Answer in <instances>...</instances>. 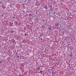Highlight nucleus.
<instances>
[{"mask_svg": "<svg viewBox=\"0 0 76 76\" xmlns=\"http://www.w3.org/2000/svg\"><path fill=\"white\" fill-rule=\"evenodd\" d=\"M15 42V40L14 39H12L11 41L10 42H12V43H14Z\"/></svg>", "mask_w": 76, "mask_h": 76, "instance_id": "nucleus-1", "label": "nucleus"}, {"mask_svg": "<svg viewBox=\"0 0 76 76\" xmlns=\"http://www.w3.org/2000/svg\"><path fill=\"white\" fill-rule=\"evenodd\" d=\"M48 29L49 31H51L52 30V28H51V26H50L48 28Z\"/></svg>", "mask_w": 76, "mask_h": 76, "instance_id": "nucleus-2", "label": "nucleus"}, {"mask_svg": "<svg viewBox=\"0 0 76 76\" xmlns=\"http://www.w3.org/2000/svg\"><path fill=\"white\" fill-rule=\"evenodd\" d=\"M13 53H15H15H16V50H15V49H14L13 50Z\"/></svg>", "mask_w": 76, "mask_h": 76, "instance_id": "nucleus-3", "label": "nucleus"}, {"mask_svg": "<svg viewBox=\"0 0 76 76\" xmlns=\"http://www.w3.org/2000/svg\"><path fill=\"white\" fill-rule=\"evenodd\" d=\"M20 59H24V58L23 57V56H21L20 57Z\"/></svg>", "mask_w": 76, "mask_h": 76, "instance_id": "nucleus-4", "label": "nucleus"}, {"mask_svg": "<svg viewBox=\"0 0 76 76\" xmlns=\"http://www.w3.org/2000/svg\"><path fill=\"white\" fill-rule=\"evenodd\" d=\"M14 48H15V47H14V46H12V47H11V50H13V49H14Z\"/></svg>", "mask_w": 76, "mask_h": 76, "instance_id": "nucleus-5", "label": "nucleus"}, {"mask_svg": "<svg viewBox=\"0 0 76 76\" xmlns=\"http://www.w3.org/2000/svg\"><path fill=\"white\" fill-rule=\"evenodd\" d=\"M19 39V37H17L16 38H15V39L16 40H18Z\"/></svg>", "mask_w": 76, "mask_h": 76, "instance_id": "nucleus-6", "label": "nucleus"}, {"mask_svg": "<svg viewBox=\"0 0 76 76\" xmlns=\"http://www.w3.org/2000/svg\"><path fill=\"white\" fill-rule=\"evenodd\" d=\"M42 72H43V71L41 70V71L39 72V73H42Z\"/></svg>", "mask_w": 76, "mask_h": 76, "instance_id": "nucleus-7", "label": "nucleus"}, {"mask_svg": "<svg viewBox=\"0 0 76 76\" xmlns=\"http://www.w3.org/2000/svg\"><path fill=\"white\" fill-rule=\"evenodd\" d=\"M3 9H4V8L6 7H5V6L4 5H3Z\"/></svg>", "mask_w": 76, "mask_h": 76, "instance_id": "nucleus-8", "label": "nucleus"}, {"mask_svg": "<svg viewBox=\"0 0 76 76\" xmlns=\"http://www.w3.org/2000/svg\"><path fill=\"white\" fill-rule=\"evenodd\" d=\"M45 8L46 9H48L47 6H46V7H45Z\"/></svg>", "mask_w": 76, "mask_h": 76, "instance_id": "nucleus-9", "label": "nucleus"}, {"mask_svg": "<svg viewBox=\"0 0 76 76\" xmlns=\"http://www.w3.org/2000/svg\"><path fill=\"white\" fill-rule=\"evenodd\" d=\"M42 35H41V34H39V36H40V37H42Z\"/></svg>", "mask_w": 76, "mask_h": 76, "instance_id": "nucleus-10", "label": "nucleus"}, {"mask_svg": "<svg viewBox=\"0 0 76 76\" xmlns=\"http://www.w3.org/2000/svg\"><path fill=\"white\" fill-rule=\"evenodd\" d=\"M65 38L64 40H66V38H67V37H65V38Z\"/></svg>", "mask_w": 76, "mask_h": 76, "instance_id": "nucleus-11", "label": "nucleus"}, {"mask_svg": "<svg viewBox=\"0 0 76 76\" xmlns=\"http://www.w3.org/2000/svg\"><path fill=\"white\" fill-rule=\"evenodd\" d=\"M45 25H46V26H48V24H47V23H45Z\"/></svg>", "mask_w": 76, "mask_h": 76, "instance_id": "nucleus-12", "label": "nucleus"}, {"mask_svg": "<svg viewBox=\"0 0 76 76\" xmlns=\"http://www.w3.org/2000/svg\"><path fill=\"white\" fill-rule=\"evenodd\" d=\"M25 36H26V35H27V34L26 33H25Z\"/></svg>", "mask_w": 76, "mask_h": 76, "instance_id": "nucleus-13", "label": "nucleus"}, {"mask_svg": "<svg viewBox=\"0 0 76 76\" xmlns=\"http://www.w3.org/2000/svg\"><path fill=\"white\" fill-rule=\"evenodd\" d=\"M70 57H72V54L70 55Z\"/></svg>", "mask_w": 76, "mask_h": 76, "instance_id": "nucleus-14", "label": "nucleus"}, {"mask_svg": "<svg viewBox=\"0 0 76 76\" xmlns=\"http://www.w3.org/2000/svg\"><path fill=\"white\" fill-rule=\"evenodd\" d=\"M54 63H55V64H57V62H55Z\"/></svg>", "mask_w": 76, "mask_h": 76, "instance_id": "nucleus-15", "label": "nucleus"}, {"mask_svg": "<svg viewBox=\"0 0 76 76\" xmlns=\"http://www.w3.org/2000/svg\"><path fill=\"white\" fill-rule=\"evenodd\" d=\"M49 73H51V71H49Z\"/></svg>", "mask_w": 76, "mask_h": 76, "instance_id": "nucleus-16", "label": "nucleus"}, {"mask_svg": "<svg viewBox=\"0 0 76 76\" xmlns=\"http://www.w3.org/2000/svg\"><path fill=\"white\" fill-rule=\"evenodd\" d=\"M2 14H3V15H2V16H4V15H3V13H2Z\"/></svg>", "mask_w": 76, "mask_h": 76, "instance_id": "nucleus-17", "label": "nucleus"}, {"mask_svg": "<svg viewBox=\"0 0 76 76\" xmlns=\"http://www.w3.org/2000/svg\"><path fill=\"white\" fill-rule=\"evenodd\" d=\"M50 7H51H51H52V5H51V6H50Z\"/></svg>", "mask_w": 76, "mask_h": 76, "instance_id": "nucleus-18", "label": "nucleus"}, {"mask_svg": "<svg viewBox=\"0 0 76 76\" xmlns=\"http://www.w3.org/2000/svg\"><path fill=\"white\" fill-rule=\"evenodd\" d=\"M26 1H27V0H25V2H26Z\"/></svg>", "mask_w": 76, "mask_h": 76, "instance_id": "nucleus-19", "label": "nucleus"}, {"mask_svg": "<svg viewBox=\"0 0 76 76\" xmlns=\"http://www.w3.org/2000/svg\"><path fill=\"white\" fill-rule=\"evenodd\" d=\"M17 58H19V56H17Z\"/></svg>", "mask_w": 76, "mask_h": 76, "instance_id": "nucleus-20", "label": "nucleus"}, {"mask_svg": "<svg viewBox=\"0 0 76 76\" xmlns=\"http://www.w3.org/2000/svg\"><path fill=\"white\" fill-rule=\"evenodd\" d=\"M29 15L30 16H32V15H31V14H30Z\"/></svg>", "mask_w": 76, "mask_h": 76, "instance_id": "nucleus-21", "label": "nucleus"}, {"mask_svg": "<svg viewBox=\"0 0 76 76\" xmlns=\"http://www.w3.org/2000/svg\"><path fill=\"white\" fill-rule=\"evenodd\" d=\"M72 16V15L71 14H69V16Z\"/></svg>", "mask_w": 76, "mask_h": 76, "instance_id": "nucleus-22", "label": "nucleus"}, {"mask_svg": "<svg viewBox=\"0 0 76 76\" xmlns=\"http://www.w3.org/2000/svg\"><path fill=\"white\" fill-rule=\"evenodd\" d=\"M23 12L24 13H25V11H23Z\"/></svg>", "mask_w": 76, "mask_h": 76, "instance_id": "nucleus-23", "label": "nucleus"}, {"mask_svg": "<svg viewBox=\"0 0 76 76\" xmlns=\"http://www.w3.org/2000/svg\"><path fill=\"white\" fill-rule=\"evenodd\" d=\"M54 14H56V12H54Z\"/></svg>", "mask_w": 76, "mask_h": 76, "instance_id": "nucleus-24", "label": "nucleus"}, {"mask_svg": "<svg viewBox=\"0 0 76 76\" xmlns=\"http://www.w3.org/2000/svg\"><path fill=\"white\" fill-rule=\"evenodd\" d=\"M57 64H58V65L59 64V63H58Z\"/></svg>", "mask_w": 76, "mask_h": 76, "instance_id": "nucleus-25", "label": "nucleus"}, {"mask_svg": "<svg viewBox=\"0 0 76 76\" xmlns=\"http://www.w3.org/2000/svg\"><path fill=\"white\" fill-rule=\"evenodd\" d=\"M36 14L37 13V11H36Z\"/></svg>", "mask_w": 76, "mask_h": 76, "instance_id": "nucleus-26", "label": "nucleus"}, {"mask_svg": "<svg viewBox=\"0 0 76 76\" xmlns=\"http://www.w3.org/2000/svg\"><path fill=\"white\" fill-rule=\"evenodd\" d=\"M9 58H7V59H9Z\"/></svg>", "mask_w": 76, "mask_h": 76, "instance_id": "nucleus-27", "label": "nucleus"}, {"mask_svg": "<svg viewBox=\"0 0 76 76\" xmlns=\"http://www.w3.org/2000/svg\"><path fill=\"white\" fill-rule=\"evenodd\" d=\"M52 75H53V72H52Z\"/></svg>", "mask_w": 76, "mask_h": 76, "instance_id": "nucleus-28", "label": "nucleus"}, {"mask_svg": "<svg viewBox=\"0 0 76 76\" xmlns=\"http://www.w3.org/2000/svg\"><path fill=\"white\" fill-rule=\"evenodd\" d=\"M50 1H53V0H50Z\"/></svg>", "mask_w": 76, "mask_h": 76, "instance_id": "nucleus-29", "label": "nucleus"}, {"mask_svg": "<svg viewBox=\"0 0 76 76\" xmlns=\"http://www.w3.org/2000/svg\"><path fill=\"white\" fill-rule=\"evenodd\" d=\"M15 18V17H12V18Z\"/></svg>", "mask_w": 76, "mask_h": 76, "instance_id": "nucleus-30", "label": "nucleus"}, {"mask_svg": "<svg viewBox=\"0 0 76 76\" xmlns=\"http://www.w3.org/2000/svg\"><path fill=\"white\" fill-rule=\"evenodd\" d=\"M41 40L42 39V38H41Z\"/></svg>", "mask_w": 76, "mask_h": 76, "instance_id": "nucleus-31", "label": "nucleus"}, {"mask_svg": "<svg viewBox=\"0 0 76 76\" xmlns=\"http://www.w3.org/2000/svg\"><path fill=\"white\" fill-rule=\"evenodd\" d=\"M12 24H13V23H12Z\"/></svg>", "mask_w": 76, "mask_h": 76, "instance_id": "nucleus-32", "label": "nucleus"}, {"mask_svg": "<svg viewBox=\"0 0 76 76\" xmlns=\"http://www.w3.org/2000/svg\"><path fill=\"white\" fill-rule=\"evenodd\" d=\"M24 4H26V3H24Z\"/></svg>", "mask_w": 76, "mask_h": 76, "instance_id": "nucleus-33", "label": "nucleus"}, {"mask_svg": "<svg viewBox=\"0 0 76 76\" xmlns=\"http://www.w3.org/2000/svg\"><path fill=\"white\" fill-rule=\"evenodd\" d=\"M29 3H31V2H30V1L29 2Z\"/></svg>", "mask_w": 76, "mask_h": 76, "instance_id": "nucleus-34", "label": "nucleus"}, {"mask_svg": "<svg viewBox=\"0 0 76 76\" xmlns=\"http://www.w3.org/2000/svg\"><path fill=\"white\" fill-rule=\"evenodd\" d=\"M51 14V13H49V15H50Z\"/></svg>", "mask_w": 76, "mask_h": 76, "instance_id": "nucleus-35", "label": "nucleus"}, {"mask_svg": "<svg viewBox=\"0 0 76 76\" xmlns=\"http://www.w3.org/2000/svg\"><path fill=\"white\" fill-rule=\"evenodd\" d=\"M1 61H0V63H1Z\"/></svg>", "mask_w": 76, "mask_h": 76, "instance_id": "nucleus-36", "label": "nucleus"}, {"mask_svg": "<svg viewBox=\"0 0 76 76\" xmlns=\"http://www.w3.org/2000/svg\"><path fill=\"white\" fill-rule=\"evenodd\" d=\"M28 1H30V0H28Z\"/></svg>", "mask_w": 76, "mask_h": 76, "instance_id": "nucleus-37", "label": "nucleus"}, {"mask_svg": "<svg viewBox=\"0 0 76 76\" xmlns=\"http://www.w3.org/2000/svg\"><path fill=\"white\" fill-rule=\"evenodd\" d=\"M43 21H45V20H43Z\"/></svg>", "mask_w": 76, "mask_h": 76, "instance_id": "nucleus-38", "label": "nucleus"}, {"mask_svg": "<svg viewBox=\"0 0 76 76\" xmlns=\"http://www.w3.org/2000/svg\"><path fill=\"white\" fill-rule=\"evenodd\" d=\"M1 4V2H0V4Z\"/></svg>", "mask_w": 76, "mask_h": 76, "instance_id": "nucleus-39", "label": "nucleus"}, {"mask_svg": "<svg viewBox=\"0 0 76 76\" xmlns=\"http://www.w3.org/2000/svg\"><path fill=\"white\" fill-rule=\"evenodd\" d=\"M71 50H73V49H72Z\"/></svg>", "mask_w": 76, "mask_h": 76, "instance_id": "nucleus-40", "label": "nucleus"}, {"mask_svg": "<svg viewBox=\"0 0 76 76\" xmlns=\"http://www.w3.org/2000/svg\"><path fill=\"white\" fill-rule=\"evenodd\" d=\"M56 15H57V14L56 13Z\"/></svg>", "mask_w": 76, "mask_h": 76, "instance_id": "nucleus-41", "label": "nucleus"}, {"mask_svg": "<svg viewBox=\"0 0 76 76\" xmlns=\"http://www.w3.org/2000/svg\"><path fill=\"white\" fill-rule=\"evenodd\" d=\"M55 15H56V14H55Z\"/></svg>", "mask_w": 76, "mask_h": 76, "instance_id": "nucleus-42", "label": "nucleus"}, {"mask_svg": "<svg viewBox=\"0 0 76 76\" xmlns=\"http://www.w3.org/2000/svg\"><path fill=\"white\" fill-rule=\"evenodd\" d=\"M38 29H39V28H38Z\"/></svg>", "mask_w": 76, "mask_h": 76, "instance_id": "nucleus-43", "label": "nucleus"}, {"mask_svg": "<svg viewBox=\"0 0 76 76\" xmlns=\"http://www.w3.org/2000/svg\"><path fill=\"white\" fill-rule=\"evenodd\" d=\"M53 75H54V74H53Z\"/></svg>", "mask_w": 76, "mask_h": 76, "instance_id": "nucleus-44", "label": "nucleus"}]
</instances>
